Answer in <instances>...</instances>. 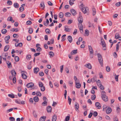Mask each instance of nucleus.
I'll list each match as a JSON object with an SVG mask.
<instances>
[{
  "label": "nucleus",
  "instance_id": "f257e3e1",
  "mask_svg": "<svg viewBox=\"0 0 121 121\" xmlns=\"http://www.w3.org/2000/svg\"><path fill=\"white\" fill-rule=\"evenodd\" d=\"M84 5L83 3H82L79 6V7L80 9L82 10L83 12L85 14L89 11V9L88 7H84Z\"/></svg>",
  "mask_w": 121,
  "mask_h": 121
},
{
  "label": "nucleus",
  "instance_id": "f03ea898",
  "mask_svg": "<svg viewBox=\"0 0 121 121\" xmlns=\"http://www.w3.org/2000/svg\"><path fill=\"white\" fill-rule=\"evenodd\" d=\"M98 60L99 63L102 66L103 65V60L101 55L99 53L97 54Z\"/></svg>",
  "mask_w": 121,
  "mask_h": 121
},
{
  "label": "nucleus",
  "instance_id": "7ed1b4c3",
  "mask_svg": "<svg viewBox=\"0 0 121 121\" xmlns=\"http://www.w3.org/2000/svg\"><path fill=\"white\" fill-rule=\"evenodd\" d=\"M101 97L103 100L105 102L107 101L108 100V97L105 94H101Z\"/></svg>",
  "mask_w": 121,
  "mask_h": 121
},
{
  "label": "nucleus",
  "instance_id": "20e7f679",
  "mask_svg": "<svg viewBox=\"0 0 121 121\" xmlns=\"http://www.w3.org/2000/svg\"><path fill=\"white\" fill-rule=\"evenodd\" d=\"M21 73H22V76L23 78L24 79H26L27 77V76L26 75V73L24 72V71H22Z\"/></svg>",
  "mask_w": 121,
  "mask_h": 121
},
{
  "label": "nucleus",
  "instance_id": "39448f33",
  "mask_svg": "<svg viewBox=\"0 0 121 121\" xmlns=\"http://www.w3.org/2000/svg\"><path fill=\"white\" fill-rule=\"evenodd\" d=\"M76 87L77 88H80L81 86V84L79 83V80L75 82Z\"/></svg>",
  "mask_w": 121,
  "mask_h": 121
},
{
  "label": "nucleus",
  "instance_id": "423d86ee",
  "mask_svg": "<svg viewBox=\"0 0 121 121\" xmlns=\"http://www.w3.org/2000/svg\"><path fill=\"white\" fill-rule=\"evenodd\" d=\"M34 85V83L33 82H30L28 83L26 85L27 87L28 88L32 87Z\"/></svg>",
  "mask_w": 121,
  "mask_h": 121
},
{
  "label": "nucleus",
  "instance_id": "0eeeda50",
  "mask_svg": "<svg viewBox=\"0 0 121 121\" xmlns=\"http://www.w3.org/2000/svg\"><path fill=\"white\" fill-rule=\"evenodd\" d=\"M115 38L116 39H118L119 40H121V37L120 36L119 34L118 33H116L115 36Z\"/></svg>",
  "mask_w": 121,
  "mask_h": 121
},
{
  "label": "nucleus",
  "instance_id": "6e6552de",
  "mask_svg": "<svg viewBox=\"0 0 121 121\" xmlns=\"http://www.w3.org/2000/svg\"><path fill=\"white\" fill-rule=\"evenodd\" d=\"M40 7L42 8V9H43L45 7V6L44 5V2L43 1H42L41 2L40 5Z\"/></svg>",
  "mask_w": 121,
  "mask_h": 121
},
{
  "label": "nucleus",
  "instance_id": "1a4fd4ad",
  "mask_svg": "<svg viewBox=\"0 0 121 121\" xmlns=\"http://www.w3.org/2000/svg\"><path fill=\"white\" fill-rule=\"evenodd\" d=\"M70 12L73 16L77 14L76 11L73 9H71L70 10Z\"/></svg>",
  "mask_w": 121,
  "mask_h": 121
},
{
  "label": "nucleus",
  "instance_id": "9d476101",
  "mask_svg": "<svg viewBox=\"0 0 121 121\" xmlns=\"http://www.w3.org/2000/svg\"><path fill=\"white\" fill-rule=\"evenodd\" d=\"M95 105L98 109H100L101 107L100 103L98 102H96L95 103Z\"/></svg>",
  "mask_w": 121,
  "mask_h": 121
},
{
  "label": "nucleus",
  "instance_id": "9b49d317",
  "mask_svg": "<svg viewBox=\"0 0 121 121\" xmlns=\"http://www.w3.org/2000/svg\"><path fill=\"white\" fill-rule=\"evenodd\" d=\"M47 111L48 113L51 112L52 110V108L51 106H49L47 107Z\"/></svg>",
  "mask_w": 121,
  "mask_h": 121
},
{
  "label": "nucleus",
  "instance_id": "f8f14e48",
  "mask_svg": "<svg viewBox=\"0 0 121 121\" xmlns=\"http://www.w3.org/2000/svg\"><path fill=\"white\" fill-rule=\"evenodd\" d=\"M101 42L102 43V45L103 48L106 47V44L105 42L104 41V39H101Z\"/></svg>",
  "mask_w": 121,
  "mask_h": 121
},
{
  "label": "nucleus",
  "instance_id": "ddd939ff",
  "mask_svg": "<svg viewBox=\"0 0 121 121\" xmlns=\"http://www.w3.org/2000/svg\"><path fill=\"white\" fill-rule=\"evenodd\" d=\"M74 107L75 110L76 111L78 110V109L79 108V105L78 103H75Z\"/></svg>",
  "mask_w": 121,
  "mask_h": 121
},
{
  "label": "nucleus",
  "instance_id": "4468645a",
  "mask_svg": "<svg viewBox=\"0 0 121 121\" xmlns=\"http://www.w3.org/2000/svg\"><path fill=\"white\" fill-rule=\"evenodd\" d=\"M88 48L89 50L90 51V53L92 54L93 53V51L92 47L91 46H88Z\"/></svg>",
  "mask_w": 121,
  "mask_h": 121
},
{
  "label": "nucleus",
  "instance_id": "2eb2a0df",
  "mask_svg": "<svg viewBox=\"0 0 121 121\" xmlns=\"http://www.w3.org/2000/svg\"><path fill=\"white\" fill-rule=\"evenodd\" d=\"M112 111L111 108L110 107H108V108L106 109V112L107 114L110 113Z\"/></svg>",
  "mask_w": 121,
  "mask_h": 121
},
{
  "label": "nucleus",
  "instance_id": "dca6fc26",
  "mask_svg": "<svg viewBox=\"0 0 121 121\" xmlns=\"http://www.w3.org/2000/svg\"><path fill=\"white\" fill-rule=\"evenodd\" d=\"M6 64L8 65V67L9 68H11L12 67V65L11 63L9 62V61H6Z\"/></svg>",
  "mask_w": 121,
  "mask_h": 121
},
{
  "label": "nucleus",
  "instance_id": "f3484780",
  "mask_svg": "<svg viewBox=\"0 0 121 121\" xmlns=\"http://www.w3.org/2000/svg\"><path fill=\"white\" fill-rule=\"evenodd\" d=\"M78 20L79 23H82L83 21V19L82 17H79L78 18Z\"/></svg>",
  "mask_w": 121,
  "mask_h": 121
},
{
  "label": "nucleus",
  "instance_id": "a211bd4d",
  "mask_svg": "<svg viewBox=\"0 0 121 121\" xmlns=\"http://www.w3.org/2000/svg\"><path fill=\"white\" fill-rule=\"evenodd\" d=\"M68 40L70 43H71L72 41V38L71 36H69L68 37Z\"/></svg>",
  "mask_w": 121,
  "mask_h": 121
},
{
  "label": "nucleus",
  "instance_id": "6ab92c4d",
  "mask_svg": "<svg viewBox=\"0 0 121 121\" xmlns=\"http://www.w3.org/2000/svg\"><path fill=\"white\" fill-rule=\"evenodd\" d=\"M46 116L42 117L40 118L39 121H45L46 120Z\"/></svg>",
  "mask_w": 121,
  "mask_h": 121
},
{
  "label": "nucleus",
  "instance_id": "aec40b11",
  "mask_svg": "<svg viewBox=\"0 0 121 121\" xmlns=\"http://www.w3.org/2000/svg\"><path fill=\"white\" fill-rule=\"evenodd\" d=\"M9 46L8 45H6L4 48V52H6L9 49Z\"/></svg>",
  "mask_w": 121,
  "mask_h": 121
},
{
  "label": "nucleus",
  "instance_id": "412c9836",
  "mask_svg": "<svg viewBox=\"0 0 121 121\" xmlns=\"http://www.w3.org/2000/svg\"><path fill=\"white\" fill-rule=\"evenodd\" d=\"M96 76H94L93 78L91 79V82H94L95 81H96Z\"/></svg>",
  "mask_w": 121,
  "mask_h": 121
},
{
  "label": "nucleus",
  "instance_id": "4be33fe9",
  "mask_svg": "<svg viewBox=\"0 0 121 121\" xmlns=\"http://www.w3.org/2000/svg\"><path fill=\"white\" fill-rule=\"evenodd\" d=\"M39 70V68L36 67L34 69V73H37Z\"/></svg>",
  "mask_w": 121,
  "mask_h": 121
},
{
  "label": "nucleus",
  "instance_id": "5701e85b",
  "mask_svg": "<svg viewBox=\"0 0 121 121\" xmlns=\"http://www.w3.org/2000/svg\"><path fill=\"white\" fill-rule=\"evenodd\" d=\"M56 115H54L52 117V121H56Z\"/></svg>",
  "mask_w": 121,
  "mask_h": 121
},
{
  "label": "nucleus",
  "instance_id": "b1692460",
  "mask_svg": "<svg viewBox=\"0 0 121 121\" xmlns=\"http://www.w3.org/2000/svg\"><path fill=\"white\" fill-rule=\"evenodd\" d=\"M11 73L12 75L15 77L16 75V73L15 70H12L11 71Z\"/></svg>",
  "mask_w": 121,
  "mask_h": 121
},
{
  "label": "nucleus",
  "instance_id": "393cba45",
  "mask_svg": "<svg viewBox=\"0 0 121 121\" xmlns=\"http://www.w3.org/2000/svg\"><path fill=\"white\" fill-rule=\"evenodd\" d=\"M85 66L90 69H91L92 68L91 65L90 63L86 65H85Z\"/></svg>",
  "mask_w": 121,
  "mask_h": 121
},
{
  "label": "nucleus",
  "instance_id": "a878e982",
  "mask_svg": "<svg viewBox=\"0 0 121 121\" xmlns=\"http://www.w3.org/2000/svg\"><path fill=\"white\" fill-rule=\"evenodd\" d=\"M68 27V26H64V28H65V31H66L67 32H69L70 31V29L69 28H66V27Z\"/></svg>",
  "mask_w": 121,
  "mask_h": 121
},
{
  "label": "nucleus",
  "instance_id": "bb28decb",
  "mask_svg": "<svg viewBox=\"0 0 121 121\" xmlns=\"http://www.w3.org/2000/svg\"><path fill=\"white\" fill-rule=\"evenodd\" d=\"M45 31L46 33L48 34H49L51 33V31L50 29L48 28H47L45 30Z\"/></svg>",
  "mask_w": 121,
  "mask_h": 121
},
{
  "label": "nucleus",
  "instance_id": "cd10ccee",
  "mask_svg": "<svg viewBox=\"0 0 121 121\" xmlns=\"http://www.w3.org/2000/svg\"><path fill=\"white\" fill-rule=\"evenodd\" d=\"M33 100L35 102H37L39 101V98L37 96H35Z\"/></svg>",
  "mask_w": 121,
  "mask_h": 121
},
{
  "label": "nucleus",
  "instance_id": "c85d7f7f",
  "mask_svg": "<svg viewBox=\"0 0 121 121\" xmlns=\"http://www.w3.org/2000/svg\"><path fill=\"white\" fill-rule=\"evenodd\" d=\"M15 46L16 47L19 46L20 47H21L23 45L22 43H20L17 45H16V43L15 44Z\"/></svg>",
  "mask_w": 121,
  "mask_h": 121
},
{
  "label": "nucleus",
  "instance_id": "c756f323",
  "mask_svg": "<svg viewBox=\"0 0 121 121\" xmlns=\"http://www.w3.org/2000/svg\"><path fill=\"white\" fill-rule=\"evenodd\" d=\"M77 50H73L71 52L70 54L72 55L75 54L77 53Z\"/></svg>",
  "mask_w": 121,
  "mask_h": 121
},
{
  "label": "nucleus",
  "instance_id": "7c9ffc66",
  "mask_svg": "<svg viewBox=\"0 0 121 121\" xmlns=\"http://www.w3.org/2000/svg\"><path fill=\"white\" fill-rule=\"evenodd\" d=\"M92 11H93L92 14L93 16H94L96 14V10L95 8H92Z\"/></svg>",
  "mask_w": 121,
  "mask_h": 121
},
{
  "label": "nucleus",
  "instance_id": "2f4dec72",
  "mask_svg": "<svg viewBox=\"0 0 121 121\" xmlns=\"http://www.w3.org/2000/svg\"><path fill=\"white\" fill-rule=\"evenodd\" d=\"M99 87L100 89L102 90L104 89V86H103L101 83L99 84Z\"/></svg>",
  "mask_w": 121,
  "mask_h": 121
},
{
  "label": "nucleus",
  "instance_id": "473e14b6",
  "mask_svg": "<svg viewBox=\"0 0 121 121\" xmlns=\"http://www.w3.org/2000/svg\"><path fill=\"white\" fill-rule=\"evenodd\" d=\"M71 14L69 12H67L65 14V16L67 17H70L71 16Z\"/></svg>",
  "mask_w": 121,
  "mask_h": 121
},
{
  "label": "nucleus",
  "instance_id": "72a5a7b5",
  "mask_svg": "<svg viewBox=\"0 0 121 121\" xmlns=\"http://www.w3.org/2000/svg\"><path fill=\"white\" fill-rule=\"evenodd\" d=\"M10 37L9 35H8L6 36L4 38L5 41H8L10 39Z\"/></svg>",
  "mask_w": 121,
  "mask_h": 121
},
{
  "label": "nucleus",
  "instance_id": "f704fd0d",
  "mask_svg": "<svg viewBox=\"0 0 121 121\" xmlns=\"http://www.w3.org/2000/svg\"><path fill=\"white\" fill-rule=\"evenodd\" d=\"M7 32V30L5 29H3L1 30V32L3 34H5Z\"/></svg>",
  "mask_w": 121,
  "mask_h": 121
},
{
  "label": "nucleus",
  "instance_id": "c9c22d12",
  "mask_svg": "<svg viewBox=\"0 0 121 121\" xmlns=\"http://www.w3.org/2000/svg\"><path fill=\"white\" fill-rule=\"evenodd\" d=\"M49 54L50 55V57H52L54 56V54L53 52H49Z\"/></svg>",
  "mask_w": 121,
  "mask_h": 121
},
{
  "label": "nucleus",
  "instance_id": "e433bc0d",
  "mask_svg": "<svg viewBox=\"0 0 121 121\" xmlns=\"http://www.w3.org/2000/svg\"><path fill=\"white\" fill-rule=\"evenodd\" d=\"M64 14L62 12H60L59 14V17L60 18H62Z\"/></svg>",
  "mask_w": 121,
  "mask_h": 121
},
{
  "label": "nucleus",
  "instance_id": "4c0bfd02",
  "mask_svg": "<svg viewBox=\"0 0 121 121\" xmlns=\"http://www.w3.org/2000/svg\"><path fill=\"white\" fill-rule=\"evenodd\" d=\"M14 6L16 8H18L19 7V5L17 3H14Z\"/></svg>",
  "mask_w": 121,
  "mask_h": 121
},
{
  "label": "nucleus",
  "instance_id": "58836bf2",
  "mask_svg": "<svg viewBox=\"0 0 121 121\" xmlns=\"http://www.w3.org/2000/svg\"><path fill=\"white\" fill-rule=\"evenodd\" d=\"M33 114L34 117H35L36 118L37 117V115L35 111L34 110L33 111Z\"/></svg>",
  "mask_w": 121,
  "mask_h": 121
},
{
  "label": "nucleus",
  "instance_id": "ea45409f",
  "mask_svg": "<svg viewBox=\"0 0 121 121\" xmlns=\"http://www.w3.org/2000/svg\"><path fill=\"white\" fill-rule=\"evenodd\" d=\"M15 59L16 62H18L19 60V57L17 56H16L15 57Z\"/></svg>",
  "mask_w": 121,
  "mask_h": 121
},
{
  "label": "nucleus",
  "instance_id": "a19ab883",
  "mask_svg": "<svg viewBox=\"0 0 121 121\" xmlns=\"http://www.w3.org/2000/svg\"><path fill=\"white\" fill-rule=\"evenodd\" d=\"M36 94L37 95V96H40L41 95V94L40 92L39 91H37L36 92Z\"/></svg>",
  "mask_w": 121,
  "mask_h": 121
},
{
  "label": "nucleus",
  "instance_id": "79ce46f5",
  "mask_svg": "<svg viewBox=\"0 0 121 121\" xmlns=\"http://www.w3.org/2000/svg\"><path fill=\"white\" fill-rule=\"evenodd\" d=\"M20 99H17L15 100V101L16 103L19 104H21V102Z\"/></svg>",
  "mask_w": 121,
  "mask_h": 121
},
{
  "label": "nucleus",
  "instance_id": "37998d69",
  "mask_svg": "<svg viewBox=\"0 0 121 121\" xmlns=\"http://www.w3.org/2000/svg\"><path fill=\"white\" fill-rule=\"evenodd\" d=\"M78 25L79 29H83V26L81 23H79L78 24Z\"/></svg>",
  "mask_w": 121,
  "mask_h": 121
},
{
  "label": "nucleus",
  "instance_id": "c03bdc74",
  "mask_svg": "<svg viewBox=\"0 0 121 121\" xmlns=\"http://www.w3.org/2000/svg\"><path fill=\"white\" fill-rule=\"evenodd\" d=\"M96 98V95H93L91 96V99L92 100H95Z\"/></svg>",
  "mask_w": 121,
  "mask_h": 121
},
{
  "label": "nucleus",
  "instance_id": "a18cd8bd",
  "mask_svg": "<svg viewBox=\"0 0 121 121\" xmlns=\"http://www.w3.org/2000/svg\"><path fill=\"white\" fill-rule=\"evenodd\" d=\"M47 104V101H44L42 104V105L43 106H46Z\"/></svg>",
  "mask_w": 121,
  "mask_h": 121
},
{
  "label": "nucleus",
  "instance_id": "49530a36",
  "mask_svg": "<svg viewBox=\"0 0 121 121\" xmlns=\"http://www.w3.org/2000/svg\"><path fill=\"white\" fill-rule=\"evenodd\" d=\"M32 22L30 21H28L26 22V24L27 25H30L32 24Z\"/></svg>",
  "mask_w": 121,
  "mask_h": 121
},
{
  "label": "nucleus",
  "instance_id": "de8ad7c7",
  "mask_svg": "<svg viewBox=\"0 0 121 121\" xmlns=\"http://www.w3.org/2000/svg\"><path fill=\"white\" fill-rule=\"evenodd\" d=\"M8 96L9 97L12 98H14L15 97L14 95L13 94H9L8 95Z\"/></svg>",
  "mask_w": 121,
  "mask_h": 121
},
{
  "label": "nucleus",
  "instance_id": "09e8293b",
  "mask_svg": "<svg viewBox=\"0 0 121 121\" xmlns=\"http://www.w3.org/2000/svg\"><path fill=\"white\" fill-rule=\"evenodd\" d=\"M42 50V48L40 47H38L37 48V49L36 51L38 52H40Z\"/></svg>",
  "mask_w": 121,
  "mask_h": 121
},
{
  "label": "nucleus",
  "instance_id": "8fccbe9b",
  "mask_svg": "<svg viewBox=\"0 0 121 121\" xmlns=\"http://www.w3.org/2000/svg\"><path fill=\"white\" fill-rule=\"evenodd\" d=\"M119 75H116V74H115V78L116 80V81L117 82L118 81V77Z\"/></svg>",
  "mask_w": 121,
  "mask_h": 121
},
{
  "label": "nucleus",
  "instance_id": "3c124183",
  "mask_svg": "<svg viewBox=\"0 0 121 121\" xmlns=\"http://www.w3.org/2000/svg\"><path fill=\"white\" fill-rule=\"evenodd\" d=\"M68 101L69 104V105H70L71 102L72 101L71 99L70 98L69 96H68Z\"/></svg>",
  "mask_w": 121,
  "mask_h": 121
},
{
  "label": "nucleus",
  "instance_id": "603ef678",
  "mask_svg": "<svg viewBox=\"0 0 121 121\" xmlns=\"http://www.w3.org/2000/svg\"><path fill=\"white\" fill-rule=\"evenodd\" d=\"M31 37L30 35L28 36L27 38V40L28 41H30L31 40Z\"/></svg>",
  "mask_w": 121,
  "mask_h": 121
},
{
  "label": "nucleus",
  "instance_id": "864d4df0",
  "mask_svg": "<svg viewBox=\"0 0 121 121\" xmlns=\"http://www.w3.org/2000/svg\"><path fill=\"white\" fill-rule=\"evenodd\" d=\"M9 120L11 121H15V118L13 117H10L9 118Z\"/></svg>",
  "mask_w": 121,
  "mask_h": 121
},
{
  "label": "nucleus",
  "instance_id": "5fc2aeb1",
  "mask_svg": "<svg viewBox=\"0 0 121 121\" xmlns=\"http://www.w3.org/2000/svg\"><path fill=\"white\" fill-rule=\"evenodd\" d=\"M106 70L107 72L110 71V67L109 66H107L106 67Z\"/></svg>",
  "mask_w": 121,
  "mask_h": 121
},
{
  "label": "nucleus",
  "instance_id": "6e6d98bb",
  "mask_svg": "<svg viewBox=\"0 0 121 121\" xmlns=\"http://www.w3.org/2000/svg\"><path fill=\"white\" fill-rule=\"evenodd\" d=\"M13 82L14 84L16 82V78L14 77L13 78Z\"/></svg>",
  "mask_w": 121,
  "mask_h": 121
},
{
  "label": "nucleus",
  "instance_id": "4d7b16f0",
  "mask_svg": "<svg viewBox=\"0 0 121 121\" xmlns=\"http://www.w3.org/2000/svg\"><path fill=\"white\" fill-rule=\"evenodd\" d=\"M13 29V31H12L11 30L10 31H13V32L15 31L16 32H17L19 31L18 29L17 28H16L15 29L13 28V29Z\"/></svg>",
  "mask_w": 121,
  "mask_h": 121
},
{
  "label": "nucleus",
  "instance_id": "13d9d810",
  "mask_svg": "<svg viewBox=\"0 0 121 121\" xmlns=\"http://www.w3.org/2000/svg\"><path fill=\"white\" fill-rule=\"evenodd\" d=\"M12 17H8L7 19V20L8 21H12Z\"/></svg>",
  "mask_w": 121,
  "mask_h": 121
},
{
  "label": "nucleus",
  "instance_id": "bf43d9fd",
  "mask_svg": "<svg viewBox=\"0 0 121 121\" xmlns=\"http://www.w3.org/2000/svg\"><path fill=\"white\" fill-rule=\"evenodd\" d=\"M31 56L30 55H27L26 58V59L27 60L29 59H30V58H31Z\"/></svg>",
  "mask_w": 121,
  "mask_h": 121
},
{
  "label": "nucleus",
  "instance_id": "052dcab7",
  "mask_svg": "<svg viewBox=\"0 0 121 121\" xmlns=\"http://www.w3.org/2000/svg\"><path fill=\"white\" fill-rule=\"evenodd\" d=\"M39 85L40 87H41L43 86V85L42 82H40L39 83Z\"/></svg>",
  "mask_w": 121,
  "mask_h": 121
},
{
  "label": "nucleus",
  "instance_id": "680f3d73",
  "mask_svg": "<svg viewBox=\"0 0 121 121\" xmlns=\"http://www.w3.org/2000/svg\"><path fill=\"white\" fill-rule=\"evenodd\" d=\"M121 111V109L119 107H118L117 109V113H119Z\"/></svg>",
  "mask_w": 121,
  "mask_h": 121
},
{
  "label": "nucleus",
  "instance_id": "e2e57ef3",
  "mask_svg": "<svg viewBox=\"0 0 121 121\" xmlns=\"http://www.w3.org/2000/svg\"><path fill=\"white\" fill-rule=\"evenodd\" d=\"M7 3V4H8L9 5H11L12 4V2L10 0H9L8 1Z\"/></svg>",
  "mask_w": 121,
  "mask_h": 121
},
{
  "label": "nucleus",
  "instance_id": "0e129e2a",
  "mask_svg": "<svg viewBox=\"0 0 121 121\" xmlns=\"http://www.w3.org/2000/svg\"><path fill=\"white\" fill-rule=\"evenodd\" d=\"M40 54V52H37L36 53H35L34 54V56H38Z\"/></svg>",
  "mask_w": 121,
  "mask_h": 121
},
{
  "label": "nucleus",
  "instance_id": "69168bd1",
  "mask_svg": "<svg viewBox=\"0 0 121 121\" xmlns=\"http://www.w3.org/2000/svg\"><path fill=\"white\" fill-rule=\"evenodd\" d=\"M13 109V108H12L9 109L7 110V113H9V112L12 111Z\"/></svg>",
  "mask_w": 121,
  "mask_h": 121
},
{
  "label": "nucleus",
  "instance_id": "338daca9",
  "mask_svg": "<svg viewBox=\"0 0 121 121\" xmlns=\"http://www.w3.org/2000/svg\"><path fill=\"white\" fill-rule=\"evenodd\" d=\"M18 35L17 34H14L13 35V37L14 38H17L18 37Z\"/></svg>",
  "mask_w": 121,
  "mask_h": 121
},
{
  "label": "nucleus",
  "instance_id": "774afa93",
  "mask_svg": "<svg viewBox=\"0 0 121 121\" xmlns=\"http://www.w3.org/2000/svg\"><path fill=\"white\" fill-rule=\"evenodd\" d=\"M70 119V117L69 116H67L65 118V121H68Z\"/></svg>",
  "mask_w": 121,
  "mask_h": 121
}]
</instances>
